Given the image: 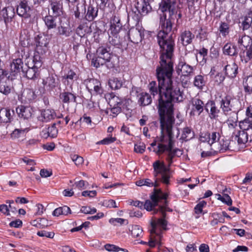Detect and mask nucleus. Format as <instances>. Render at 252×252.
Segmentation results:
<instances>
[{
  "mask_svg": "<svg viewBox=\"0 0 252 252\" xmlns=\"http://www.w3.org/2000/svg\"><path fill=\"white\" fill-rule=\"evenodd\" d=\"M240 57L242 61H244L246 63L251 60L252 61V46H251L249 49H247L241 53Z\"/></svg>",
  "mask_w": 252,
  "mask_h": 252,
  "instance_id": "09e8293b",
  "label": "nucleus"
},
{
  "mask_svg": "<svg viewBox=\"0 0 252 252\" xmlns=\"http://www.w3.org/2000/svg\"><path fill=\"white\" fill-rule=\"evenodd\" d=\"M78 78V75L72 70H69L63 76V83L72 89V86L74 81Z\"/></svg>",
  "mask_w": 252,
  "mask_h": 252,
  "instance_id": "412c9836",
  "label": "nucleus"
},
{
  "mask_svg": "<svg viewBox=\"0 0 252 252\" xmlns=\"http://www.w3.org/2000/svg\"><path fill=\"white\" fill-rule=\"evenodd\" d=\"M96 55H100L107 63V66L109 68L114 67L119 63V58L114 54H111L104 47H99L96 50Z\"/></svg>",
  "mask_w": 252,
  "mask_h": 252,
  "instance_id": "9d476101",
  "label": "nucleus"
},
{
  "mask_svg": "<svg viewBox=\"0 0 252 252\" xmlns=\"http://www.w3.org/2000/svg\"><path fill=\"white\" fill-rule=\"evenodd\" d=\"M230 142L227 140H224L223 138L220 139L218 143L213 146L212 150L214 151H220L224 152L230 149Z\"/></svg>",
  "mask_w": 252,
  "mask_h": 252,
  "instance_id": "393cba45",
  "label": "nucleus"
},
{
  "mask_svg": "<svg viewBox=\"0 0 252 252\" xmlns=\"http://www.w3.org/2000/svg\"><path fill=\"white\" fill-rule=\"evenodd\" d=\"M56 18L51 15L45 16L43 20L48 30L54 29L57 26Z\"/></svg>",
  "mask_w": 252,
  "mask_h": 252,
  "instance_id": "a19ab883",
  "label": "nucleus"
},
{
  "mask_svg": "<svg viewBox=\"0 0 252 252\" xmlns=\"http://www.w3.org/2000/svg\"><path fill=\"white\" fill-rule=\"evenodd\" d=\"M97 57L94 58L92 60V65L96 68H98L104 64H107V63L100 55H96Z\"/></svg>",
  "mask_w": 252,
  "mask_h": 252,
  "instance_id": "864d4df0",
  "label": "nucleus"
},
{
  "mask_svg": "<svg viewBox=\"0 0 252 252\" xmlns=\"http://www.w3.org/2000/svg\"><path fill=\"white\" fill-rule=\"evenodd\" d=\"M22 98L26 103H30L36 98L34 92L30 89H25L22 94Z\"/></svg>",
  "mask_w": 252,
  "mask_h": 252,
  "instance_id": "e433bc0d",
  "label": "nucleus"
},
{
  "mask_svg": "<svg viewBox=\"0 0 252 252\" xmlns=\"http://www.w3.org/2000/svg\"><path fill=\"white\" fill-rule=\"evenodd\" d=\"M176 1L162 0L159 9L163 13L160 18L161 30L157 35L158 42L160 49L174 50L175 43L171 33L173 24L176 18Z\"/></svg>",
  "mask_w": 252,
  "mask_h": 252,
  "instance_id": "f257e3e1",
  "label": "nucleus"
},
{
  "mask_svg": "<svg viewBox=\"0 0 252 252\" xmlns=\"http://www.w3.org/2000/svg\"><path fill=\"white\" fill-rule=\"evenodd\" d=\"M112 36L109 38V42L114 46H120L124 44V40L121 38L118 33H113Z\"/></svg>",
  "mask_w": 252,
  "mask_h": 252,
  "instance_id": "49530a36",
  "label": "nucleus"
},
{
  "mask_svg": "<svg viewBox=\"0 0 252 252\" xmlns=\"http://www.w3.org/2000/svg\"><path fill=\"white\" fill-rule=\"evenodd\" d=\"M233 138L235 141H237L238 145L241 148L246 147L248 142V134L244 130L239 131Z\"/></svg>",
  "mask_w": 252,
  "mask_h": 252,
  "instance_id": "5701e85b",
  "label": "nucleus"
},
{
  "mask_svg": "<svg viewBox=\"0 0 252 252\" xmlns=\"http://www.w3.org/2000/svg\"><path fill=\"white\" fill-rule=\"evenodd\" d=\"M220 139V134L219 132H212L211 133H203L200 136L201 141L199 145L200 147H206L207 149L212 150L213 146L218 143Z\"/></svg>",
  "mask_w": 252,
  "mask_h": 252,
  "instance_id": "1a4fd4ad",
  "label": "nucleus"
},
{
  "mask_svg": "<svg viewBox=\"0 0 252 252\" xmlns=\"http://www.w3.org/2000/svg\"><path fill=\"white\" fill-rule=\"evenodd\" d=\"M105 97L108 99V103L111 107L121 106L122 104V99L113 93L107 94L105 95Z\"/></svg>",
  "mask_w": 252,
  "mask_h": 252,
  "instance_id": "f704fd0d",
  "label": "nucleus"
},
{
  "mask_svg": "<svg viewBox=\"0 0 252 252\" xmlns=\"http://www.w3.org/2000/svg\"><path fill=\"white\" fill-rule=\"evenodd\" d=\"M153 0H141L137 1L135 4V7L138 13L142 16L148 14L152 10L150 3Z\"/></svg>",
  "mask_w": 252,
  "mask_h": 252,
  "instance_id": "ddd939ff",
  "label": "nucleus"
},
{
  "mask_svg": "<svg viewBox=\"0 0 252 252\" xmlns=\"http://www.w3.org/2000/svg\"><path fill=\"white\" fill-rule=\"evenodd\" d=\"M35 50L37 53L43 54L47 49V46L48 44L47 38L42 35H38L35 37Z\"/></svg>",
  "mask_w": 252,
  "mask_h": 252,
  "instance_id": "4468645a",
  "label": "nucleus"
},
{
  "mask_svg": "<svg viewBox=\"0 0 252 252\" xmlns=\"http://www.w3.org/2000/svg\"><path fill=\"white\" fill-rule=\"evenodd\" d=\"M167 196V194L162 193L160 189H154V192L151 196L152 200H147L145 201V203L143 204L144 209L148 211H151L154 207L158 205V203L161 202L162 200L165 204H166L167 201L166 199Z\"/></svg>",
  "mask_w": 252,
  "mask_h": 252,
  "instance_id": "6e6552de",
  "label": "nucleus"
},
{
  "mask_svg": "<svg viewBox=\"0 0 252 252\" xmlns=\"http://www.w3.org/2000/svg\"><path fill=\"white\" fill-rule=\"evenodd\" d=\"M58 133V129L56 127V123H54L51 126H49L45 129H43L41 132V135L45 138H47L48 137L55 138L57 137Z\"/></svg>",
  "mask_w": 252,
  "mask_h": 252,
  "instance_id": "cd10ccee",
  "label": "nucleus"
},
{
  "mask_svg": "<svg viewBox=\"0 0 252 252\" xmlns=\"http://www.w3.org/2000/svg\"><path fill=\"white\" fill-rule=\"evenodd\" d=\"M194 137V132L189 127H186L183 128L181 139L185 141H187L192 139Z\"/></svg>",
  "mask_w": 252,
  "mask_h": 252,
  "instance_id": "de8ad7c7",
  "label": "nucleus"
},
{
  "mask_svg": "<svg viewBox=\"0 0 252 252\" xmlns=\"http://www.w3.org/2000/svg\"><path fill=\"white\" fill-rule=\"evenodd\" d=\"M194 67L185 62L180 60L176 67V71L179 75L184 77H190L193 75Z\"/></svg>",
  "mask_w": 252,
  "mask_h": 252,
  "instance_id": "f8f14e48",
  "label": "nucleus"
},
{
  "mask_svg": "<svg viewBox=\"0 0 252 252\" xmlns=\"http://www.w3.org/2000/svg\"><path fill=\"white\" fill-rule=\"evenodd\" d=\"M123 80L118 78H113L109 80V85L112 89H120L123 85Z\"/></svg>",
  "mask_w": 252,
  "mask_h": 252,
  "instance_id": "79ce46f5",
  "label": "nucleus"
},
{
  "mask_svg": "<svg viewBox=\"0 0 252 252\" xmlns=\"http://www.w3.org/2000/svg\"><path fill=\"white\" fill-rule=\"evenodd\" d=\"M194 35L189 30H185L181 32L179 40L183 46H186L192 42Z\"/></svg>",
  "mask_w": 252,
  "mask_h": 252,
  "instance_id": "4be33fe9",
  "label": "nucleus"
},
{
  "mask_svg": "<svg viewBox=\"0 0 252 252\" xmlns=\"http://www.w3.org/2000/svg\"><path fill=\"white\" fill-rule=\"evenodd\" d=\"M71 32L69 25L67 23H62V21H61L60 26L58 27L57 34L67 37L70 35Z\"/></svg>",
  "mask_w": 252,
  "mask_h": 252,
  "instance_id": "c9c22d12",
  "label": "nucleus"
},
{
  "mask_svg": "<svg viewBox=\"0 0 252 252\" xmlns=\"http://www.w3.org/2000/svg\"><path fill=\"white\" fill-rule=\"evenodd\" d=\"M87 88L91 93L100 94L102 92L100 83L96 79H91L87 84Z\"/></svg>",
  "mask_w": 252,
  "mask_h": 252,
  "instance_id": "aec40b11",
  "label": "nucleus"
},
{
  "mask_svg": "<svg viewBox=\"0 0 252 252\" xmlns=\"http://www.w3.org/2000/svg\"><path fill=\"white\" fill-rule=\"evenodd\" d=\"M205 110L209 114L211 119H216L219 116L220 110L216 107L215 102L213 100H209L205 104Z\"/></svg>",
  "mask_w": 252,
  "mask_h": 252,
  "instance_id": "a211bd4d",
  "label": "nucleus"
},
{
  "mask_svg": "<svg viewBox=\"0 0 252 252\" xmlns=\"http://www.w3.org/2000/svg\"><path fill=\"white\" fill-rule=\"evenodd\" d=\"M14 114L13 110H10L8 108H2L0 110V123H8L12 119Z\"/></svg>",
  "mask_w": 252,
  "mask_h": 252,
  "instance_id": "bb28decb",
  "label": "nucleus"
},
{
  "mask_svg": "<svg viewBox=\"0 0 252 252\" xmlns=\"http://www.w3.org/2000/svg\"><path fill=\"white\" fill-rule=\"evenodd\" d=\"M110 30L112 33H118L122 28V24L119 16L114 15L111 20Z\"/></svg>",
  "mask_w": 252,
  "mask_h": 252,
  "instance_id": "c85d7f7f",
  "label": "nucleus"
},
{
  "mask_svg": "<svg viewBox=\"0 0 252 252\" xmlns=\"http://www.w3.org/2000/svg\"><path fill=\"white\" fill-rule=\"evenodd\" d=\"M76 187L80 190L86 189L89 186V184L87 182L84 180H80L78 182L75 183Z\"/></svg>",
  "mask_w": 252,
  "mask_h": 252,
  "instance_id": "774afa93",
  "label": "nucleus"
},
{
  "mask_svg": "<svg viewBox=\"0 0 252 252\" xmlns=\"http://www.w3.org/2000/svg\"><path fill=\"white\" fill-rule=\"evenodd\" d=\"M60 98L63 103L68 104L76 102L75 95L68 92H64L61 93L60 95Z\"/></svg>",
  "mask_w": 252,
  "mask_h": 252,
  "instance_id": "72a5a7b5",
  "label": "nucleus"
},
{
  "mask_svg": "<svg viewBox=\"0 0 252 252\" xmlns=\"http://www.w3.org/2000/svg\"><path fill=\"white\" fill-rule=\"evenodd\" d=\"M205 104L200 99L196 97L192 98L190 101V115L199 116L205 109Z\"/></svg>",
  "mask_w": 252,
  "mask_h": 252,
  "instance_id": "9b49d317",
  "label": "nucleus"
},
{
  "mask_svg": "<svg viewBox=\"0 0 252 252\" xmlns=\"http://www.w3.org/2000/svg\"><path fill=\"white\" fill-rule=\"evenodd\" d=\"M237 114H236V116L232 115L231 117H229L226 123L227 124V125L229 128L233 129L236 126H237Z\"/></svg>",
  "mask_w": 252,
  "mask_h": 252,
  "instance_id": "13d9d810",
  "label": "nucleus"
},
{
  "mask_svg": "<svg viewBox=\"0 0 252 252\" xmlns=\"http://www.w3.org/2000/svg\"><path fill=\"white\" fill-rule=\"evenodd\" d=\"M56 116V113L54 110L46 109L41 113L40 120L44 122H47L54 119Z\"/></svg>",
  "mask_w": 252,
  "mask_h": 252,
  "instance_id": "473e14b6",
  "label": "nucleus"
},
{
  "mask_svg": "<svg viewBox=\"0 0 252 252\" xmlns=\"http://www.w3.org/2000/svg\"><path fill=\"white\" fill-rule=\"evenodd\" d=\"M51 9L55 16H59L62 12L63 2L61 0H50Z\"/></svg>",
  "mask_w": 252,
  "mask_h": 252,
  "instance_id": "7c9ffc66",
  "label": "nucleus"
},
{
  "mask_svg": "<svg viewBox=\"0 0 252 252\" xmlns=\"http://www.w3.org/2000/svg\"><path fill=\"white\" fill-rule=\"evenodd\" d=\"M0 15L3 18L4 22L6 24L11 21L15 15L14 8L12 7H4L1 10Z\"/></svg>",
  "mask_w": 252,
  "mask_h": 252,
  "instance_id": "c756f323",
  "label": "nucleus"
},
{
  "mask_svg": "<svg viewBox=\"0 0 252 252\" xmlns=\"http://www.w3.org/2000/svg\"><path fill=\"white\" fill-rule=\"evenodd\" d=\"M159 81V84L163 90L158 98V111L160 117V123L173 124L174 118L173 116V102L182 101L183 93L177 86L171 84L170 81Z\"/></svg>",
  "mask_w": 252,
  "mask_h": 252,
  "instance_id": "f03ea898",
  "label": "nucleus"
},
{
  "mask_svg": "<svg viewBox=\"0 0 252 252\" xmlns=\"http://www.w3.org/2000/svg\"><path fill=\"white\" fill-rule=\"evenodd\" d=\"M173 51L174 50L160 49L159 65L157 68L158 87L156 81H152L149 85L150 92L153 96L158 94L159 98L161 94H163V90L159 84V81H167L168 79L173 85L177 86L176 82H173L171 79L173 71Z\"/></svg>",
  "mask_w": 252,
  "mask_h": 252,
  "instance_id": "7ed1b4c3",
  "label": "nucleus"
},
{
  "mask_svg": "<svg viewBox=\"0 0 252 252\" xmlns=\"http://www.w3.org/2000/svg\"><path fill=\"white\" fill-rule=\"evenodd\" d=\"M131 234L133 237H140L142 233V229L139 225H134L132 227Z\"/></svg>",
  "mask_w": 252,
  "mask_h": 252,
  "instance_id": "052dcab7",
  "label": "nucleus"
},
{
  "mask_svg": "<svg viewBox=\"0 0 252 252\" xmlns=\"http://www.w3.org/2000/svg\"><path fill=\"white\" fill-rule=\"evenodd\" d=\"M173 125L160 123L161 135L157 137L158 146L157 149L154 150L157 154H161L166 150H170L173 148Z\"/></svg>",
  "mask_w": 252,
  "mask_h": 252,
  "instance_id": "39448f33",
  "label": "nucleus"
},
{
  "mask_svg": "<svg viewBox=\"0 0 252 252\" xmlns=\"http://www.w3.org/2000/svg\"><path fill=\"white\" fill-rule=\"evenodd\" d=\"M223 53L229 56H236L238 54V50L235 46L230 44H226L223 48Z\"/></svg>",
  "mask_w": 252,
  "mask_h": 252,
  "instance_id": "58836bf2",
  "label": "nucleus"
},
{
  "mask_svg": "<svg viewBox=\"0 0 252 252\" xmlns=\"http://www.w3.org/2000/svg\"><path fill=\"white\" fill-rule=\"evenodd\" d=\"M245 92L250 94H252V75L248 76L243 82Z\"/></svg>",
  "mask_w": 252,
  "mask_h": 252,
  "instance_id": "3c124183",
  "label": "nucleus"
},
{
  "mask_svg": "<svg viewBox=\"0 0 252 252\" xmlns=\"http://www.w3.org/2000/svg\"><path fill=\"white\" fill-rule=\"evenodd\" d=\"M16 110L19 117L24 119H29L31 118L33 112V110L32 108L23 105L18 107Z\"/></svg>",
  "mask_w": 252,
  "mask_h": 252,
  "instance_id": "b1692460",
  "label": "nucleus"
},
{
  "mask_svg": "<svg viewBox=\"0 0 252 252\" xmlns=\"http://www.w3.org/2000/svg\"><path fill=\"white\" fill-rule=\"evenodd\" d=\"M109 222L114 225H116L118 223H120L121 225L124 223L127 224L128 221L122 218H111L109 220Z\"/></svg>",
  "mask_w": 252,
  "mask_h": 252,
  "instance_id": "e2e57ef3",
  "label": "nucleus"
},
{
  "mask_svg": "<svg viewBox=\"0 0 252 252\" xmlns=\"http://www.w3.org/2000/svg\"><path fill=\"white\" fill-rule=\"evenodd\" d=\"M103 206L108 208H118L115 200L113 199L105 200L102 203Z\"/></svg>",
  "mask_w": 252,
  "mask_h": 252,
  "instance_id": "69168bd1",
  "label": "nucleus"
},
{
  "mask_svg": "<svg viewBox=\"0 0 252 252\" xmlns=\"http://www.w3.org/2000/svg\"><path fill=\"white\" fill-rule=\"evenodd\" d=\"M225 73L229 78H234L238 73V66L235 63L227 64L224 68Z\"/></svg>",
  "mask_w": 252,
  "mask_h": 252,
  "instance_id": "2f4dec72",
  "label": "nucleus"
},
{
  "mask_svg": "<svg viewBox=\"0 0 252 252\" xmlns=\"http://www.w3.org/2000/svg\"><path fill=\"white\" fill-rule=\"evenodd\" d=\"M127 38L131 42L137 44L142 40L141 32L137 29L131 28L128 31Z\"/></svg>",
  "mask_w": 252,
  "mask_h": 252,
  "instance_id": "a878e982",
  "label": "nucleus"
},
{
  "mask_svg": "<svg viewBox=\"0 0 252 252\" xmlns=\"http://www.w3.org/2000/svg\"><path fill=\"white\" fill-rule=\"evenodd\" d=\"M37 235L40 237H46L49 238H53L55 235V233L53 232L42 230L37 232Z\"/></svg>",
  "mask_w": 252,
  "mask_h": 252,
  "instance_id": "338daca9",
  "label": "nucleus"
},
{
  "mask_svg": "<svg viewBox=\"0 0 252 252\" xmlns=\"http://www.w3.org/2000/svg\"><path fill=\"white\" fill-rule=\"evenodd\" d=\"M11 90V80L4 73L1 77H0V92L7 95L10 93Z\"/></svg>",
  "mask_w": 252,
  "mask_h": 252,
  "instance_id": "f3484780",
  "label": "nucleus"
},
{
  "mask_svg": "<svg viewBox=\"0 0 252 252\" xmlns=\"http://www.w3.org/2000/svg\"><path fill=\"white\" fill-rule=\"evenodd\" d=\"M153 167L154 176L156 182L168 184L171 176L169 166L166 167L163 161L157 160L153 163Z\"/></svg>",
  "mask_w": 252,
  "mask_h": 252,
  "instance_id": "423d86ee",
  "label": "nucleus"
},
{
  "mask_svg": "<svg viewBox=\"0 0 252 252\" xmlns=\"http://www.w3.org/2000/svg\"><path fill=\"white\" fill-rule=\"evenodd\" d=\"M26 129H15L11 134V137L12 139H17L25 136L26 133Z\"/></svg>",
  "mask_w": 252,
  "mask_h": 252,
  "instance_id": "4d7b16f0",
  "label": "nucleus"
},
{
  "mask_svg": "<svg viewBox=\"0 0 252 252\" xmlns=\"http://www.w3.org/2000/svg\"><path fill=\"white\" fill-rule=\"evenodd\" d=\"M31 7L29 6L26 0L21 1L17 5V13L18 15L24 18H29L31 17Z\"/></svg>",
  "mask_w": 252,
  "mask_h": 252,
  "instance_id": "dca6fc26",
  "label": "nucleus"
},
{
  "mask_svg": "<svg viewBox=\"0 0 252 252\" xmlns=\"http://www.w3.org/2000/svg\"><path fill=\"white\" fill-rule=\"evenodd\" d=\"M152 98L147 93H142L139 95L138 103L140 105L146 106L151 104Z\"/></svg>",
  "mask_w": 252,
  "mask_h": 252,
  "instance_id": "4c0bfd02",
  "label": "nucleus"
},
{
  "mask_svg": "<svg viewBox=\"0 0 252 252\" xmlns=\"http://www.w3.org/2000/svg\"><path fill=\"white\" fill-rule=\"evenodd\" d=\"M59 81L56 76L53 75H50L49 76L43 79L42 84L44 88L47 91H53L59 85Z\"/></svg>",
  "mask_w": 252,
  "mask_h": 252,
  "instance_id": "2eb2a0df",
  "label": "nucleus"
},
{
  "mask_svg": "<svg viewBox=\"0 0 252 252\" xmlns=\"http://www.w3.org/2000/svg\"><path fill=\"white\" fill-rule=\"evenodd\" d=\"M166 151L168 152L166 160L168 162V166H170L172 164L173 162L172 159L176 155H178V152L180 153V155H182L181 151L179 149H175L173 150V148H172L171 150H166Z\"/></svg>",
  "mask_w": 252,
  "mask_h": 252,
  "instance_id": "603ef678",
  "label": "nucleus"
},
{
  "mask_svg": "<svg viewBox=\"0 0 252 252\" xmlns=\"http://www.w3.org/2000/svg\"><path fill=\"white\" fill-rule=\"evenodd\" d=\"M136 185L138 186H146L149 187H157L159 186V183L156 182L155 179V182H153L149 179H145L137 181L136 182Z\"/></svg>",
  "mask_w": 252,
  "mask_h": 252,
  "instance_id": "37998d69",
  "label": "nucleus"
},
{
  "mask_svg": "<svg viewBox=\"0 0 252 252\" xmlns=\"http://www.w3.org/2000/svg\"><path fill=\"white\" fill-rule=\"evenodd\" d=\"M38 68L35 67H29L27 70H25L24 72H23L24 75H26V77L29 79H33L36 77L37 70Z\"/></svg>",
  "mask_w": 252,
  "mask_h": 252,
  "instance_id": "8fccbe9b",
  "label": "nucleus"
},
{
  "mask_svg": "<svg viewBox=\"0 0 252 252\" xmlns=\"http://www.w3.org/2000/svg\"><path fill=\"white\" fill-rule=\"evenodd\" d=\"M252 43V39L251 37L245 34H243L239 36L238 39V44L239 46H242L247 48Z\"/></svg>",
  "mask_w": 252,
  "mask_h": 252,
  "instance_id": "c03bdc74",
  "label": "nucleus"
},
{
  "mask_svg": "<svg viewBox=\"0 0 252 252\" xmlns=\"http://www.w3.org/2000/svg\"><path fill=\"white\" fill-rule=\"evenodd\" d=\"M80 212L85 214H94L96 212V209L95 208L85 206L81 208Z\"/></svg>",
  "mask_w": 252,
  "mask_h": 252,
  "instance_id": "680f3d73",
  "label": "nucleus"
},
{
  "mask_svg": "<svg viewBox=\"0 0 252 252\" xmlns=\"http://www.w3.org/2000/svg\"><path fill=\"white\" fill-rule=\"evenodd\" d=\"M220 108L225 115L236 116L241 109V104L239 99L230 95H226L220 101Z\"/></svg>",
  "mask_w": 252,
  "mask_h": 252,
  "instance_id": "0eeeda50",
  "label": "nucleus"
},
{
  "mask_svg": "<svg viewBox=\"0 0 252 252\" xmlns=\"http://www.w3.org/2000/svg\"><path fill=\"white\" fill-rule=\"evenodd\" d=\"M172 210L169 208L167 207L166 205H159V210H155L154 213L156 214L158 211L161 213L162 215L161 218L156 219L154 218L152 219L151 221V225L152 229L151 230V233L156 235L154 238H151V240L148 242V244L151 247H154L156 244L159 246L161 245V231L162 230L166 229L167 221L165 218L166 217V211L171 212Z\"/></svg>",
  "mask_w": 252,
  "mask_h": 252,
  "instance_id": "20e7f679",
  "label": "nucleus"
},
{
  "mask_svg": "<svg viewBox=\"0 0 252 252\" xmlns=\"http://www.w3.org/2000/svg\"><path fill=\"white\" fill-rule=\"evenodd\" d=\"M239 126L242 130L244 131L252 129V120L250 121L249 119H245L240 123Z\"/></svg>",
  "mask_w": 252,
  "mask_h": 252,
  "instance_id": "5fc2aeb1",
  "label": "nucleus"
},
{
  "mask_svg": "<svg viewBox=\"0 0 252 252\" xmlns=\"http://www.w3.org/2000/svg\"><path fill=\"white\" fill-rule=\"evenodd\" d=\"M104 248L108 252H119V251H122L125 252H127V250L121 248L118 246L112 244H106L104 246Z\"/></svg>",
  "mask_w": 252,
  "mask_h": 252,
  "instance_id": "bf43d9fd",
  "label": "nucleus"
},
{
  "mask_svg": "<svg viewBox=\"0 0 252 252\" xmlns=\"http://www.w3.org/2000/svg\"><path fill=\"white\" fill-rule=\"evenodd\" d=\"M97 8H94L92 5L89 6L87 13L85 16V19L88 21H92L97 15Z\"/></svg>",
  "mask_w": 252,
  "mask_h": 252,
  "instance_id": "ea45409f",
  "label": "nucleus"
},
{
  "mask_svg": "<svg viewBox=\"0 0 252 252\" xmlns=\"http://www.w3.org/2000/svg\"><path fill=\"white\" fill-rule=\"evenodd\" d=\"M219 30L223 36H226L229 32V26L225 23L221 22L220 24Z\"/></svg>",
  "mask_w": 252,
  "mask_h": 252,
  "instance_id": "6e6d98bb",
  "label": "nucleus"
},
{
  "mask_svg": "<svg viewBox=\"0 0 252 252\" xmlns=\"http://www.w3.org/2000/svg\"><path fill=\"white\" fill-rule=\"evenodd\" d=\"M193 84L199 89H202L206 84L204 76L201 75H196L194 78Z\"/></svg>",
  "mask_w": 252,
  "mask_h": 252,
  "instance_id": "a18cd8bd",
  "label": "nucleus"
},
{
  "mask_svg": "<svg viewBox=\"0 0 252 252\" xmlns=\"http://www.w3.org/2000/svg\"><path fill=\"white\" fill-rule=\"evenodd\" d=\"M23 62L21 58L13 59L10 64V70L13 75H15L20 71L24 72Z\"/></svg>",
  "mask_w": 252,
  "mask_h": 252,
  "instance_id": "6ab92c4d",
  "label": "nucleus"
},
{
  "mask_svg": "<svg viewBox=\"0 0 252 252\" xmlns=\"http://www.w3.org/2000/svg\"><path fill=\"white\" fill-rule=\"evenodd\" d=\"M40 54H35L33 57V63H34L33 67L38 68L41 66L42 62L41 57L39 56Z\"/></svg>",
  "mask_w": 252,
  "mask_h": 252,
  "instance_id": "0e129e2a",
  "label": "nucleus"
}]
</instances>
